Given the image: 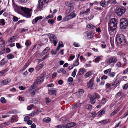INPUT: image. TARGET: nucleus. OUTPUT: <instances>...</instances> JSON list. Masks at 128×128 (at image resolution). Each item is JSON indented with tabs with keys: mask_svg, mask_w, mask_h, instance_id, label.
Returning a JSON list of instances; mask_svg holds the SVG:
<instances>
[{
	"mask_svg": "<svg viewBox=\"0 0 128 128\" xmlns=\"http://www.w3.org/2000/svg\"><path fill=\"white\" fill-rule=\"evenodd\" d=\"M117 42L122 45L125 44L126 42L125 36L122 34H117L116 36Z\"/></svg>",
	"mask_w": 128,
	"mask_h": 128,
	"instance_id": "obj_1",
	"label": "nucleus"
},
{
	"mask_svg": "<svg viewBox=\"0 0 128 128\" xmlns=\"http://www.w3.org/2000/svg\"><path fill=\"white\" fill-rule=\"evenodd\" d=\"M125 10L126 9L124 7L121 6H119L116 8V12L118 16H120L124 13Z\"/></svg>",
	"mask_w": 128,
	"mask_h": 128,
	"instance_id": "obj_2",
	"label": "nucleus"
},
{
	"mask_svg": "<svg viewBox=\"0 0 128 128\" xmlns=\"http://www.w3.org/2000/svg\"><path fill=\"white\" fill-rule=\"evenodd\" d=\"M128 25V20L125 18H122L120 20V27L122 29L126 28Z\"/></svg>",
	"mask_w": 128,
	"mask_h": 128,
	"instance_id": "obj_3",
	"label": "nucleus"
},
{
	"mask_svg": "<svg viewBox=\"0 0 128 128\" xmlns=\"http://www.w3.org/2000/svg\"><path fill=\"white\" fill-rule=\"evenodd\" d=\"M117 60V58L116 57L113 56L108 58L107 61V62L109 64L113 66L116 62Z\"/></svg>",
	"mask_w": 128,
	"mask_h": 128,
	"instance_id": "obj_4",
	"label": "nucleus"
},
{
	"mask_svg": "<svg viewBox=\"0 0 128 128\" xmlns=\"http://www.w3.org/2000/svg\"><path fill=\"white\" fill-rule=\"evenodd\" d=\"M48 36L50 41H52V43H53L54 46H56L57 43V38L54 34H49Z\"/></svg>",
	"mask_w": 128,
	"mask_h": 128,
	"instance_id": "obj_5",
	"label": "nucleus"
},
{
	"mask_svg": "<svg viewBox=\"0 0 128 128\" xmlns=\"http://www.w3.org/2000/svg\"><path fill=\"white\" fill-rule=\"evenodd\" d=\"M20 8L24 13L26 18H29L31 16V14L30 13L31 10H30L28 8L22 7H21Z\"/></svg>",
	"mask_w": 128,
	"mask_h": 128,
	"instance_id": "obj_6",
	"label": "nucleus"
},
{
	"mask_svg": "<svg viewBox=\"0 0 128 128\" xmlns=\"http://www.w3.org/2000/svg\"><path fill=\"white\" fill-rule=\"evenodd\" d=\"M45 78L43 74L40 75L37 78L36 81L37 84H40L41 82H42Z\"/></svg>",
	"mask_w": 128,
	"mask_h": 128,
	"instance_id": "obj_7",
	"label": "nucleus"
},
{
	"mask_svg": "<svg viewBox=\"0 0 128 128\" xmlns=\"http://www.w3.org/2000/svg\"><path fill=\"white\" fill-rule=\"evenodd\" d=\"M117 26H114V24H112L108 23V29L109 32H113L116 28Z\"/></svg>",
	"mask_w": 128,
	"mask_h": 128,
	"instance_id": "obj_8",
	"label": "nucleus"
},
{
	"mask_svg": "<svg viewBox=\"0 0 128 128\" xmlns=\"http://www.w3.org/2000/svg\"><path fill=\"white\" fill-rule=\"evenodd\" d=\"M85 33L88 39H90L93 37L94 34L92 32L90 31L86 32Z\"/></svg>",
	"mask_w": 128,
	"mask_h": 128,
	"instance_id": "obj_9",
	"label": "nucleus"
},
{
	"mask_svg": "<svg viewBox=\"0 0 128 128\" xmlns=\"http://www.w3.org/2000/svg\"><path fill=\"white\" fill-rule=\"evenodd\" d=\"M10 82L11 80L10 78L6 79L1 82V84L2 86L4 85L10 83Z\"/></svg>",
	"mask_w": 128,
	"mask_h": 128,
	"instance_id": "obj_10",
	"label": "nucleus"
},
{
	"mask_svg": "<svg viewBox=\"0 0 128 128\" xmlns=\"http://www.w3.org/2000/svg\"><path fill=\"white\" fill-rule=\"evenodd\" d=\"M118 21L115 18L112 19L110 22L108 23L110 24H114V26H117Z\"/></svg>",
	"mask_w": 128,
	"mask_h": 128,
	"instance_id": "obj_11",
	"label": "nucleus"
},
{
	"mask_svg": "<svg viewBox=\"0 0 128 128\" xmlns=\"http://www.w3.org/2000/svg\"><path fill=\"white\" fill-rule=\"evenodd\" d=\"M90 12V9L89 8L87 9L86 10H83L82 12H80V15H88L89 14Z\"/></svg>",
	"mask_w": 128,
	"mask_h": 128,
	"instance_id": "obj_12",
	"label": "nucleus"
},
{
	"mask_svg": "<svg viewBox=\"0 0 128 128\" xmlns=\"http://www.w3.org/2000/svg\"><path fill=\"white\" fill-rule=\"evenodd\" d=\"M88 96L90 99V102L92 104H94L96 100L94 96L91 95L90 94H89L88 95Z\"/></svg>",
	"mask_w": 128,
	"mask_h": 128,
	"instance_id": "obj_13",
	"label": "nucleus"
},
{
	"mask_svg": "<svg viewBox=\"0 0 128 128\" xmlns=\"http://www.w3.org/2000/svg\"><path fill=\"white\" fill-rule=\"evenodd\" d=\"M48 93L50 95H56V90L55 89L51 88L48 91Z\"/></svg>",
	"mask_w": 128,
	"mask_h": 128,
	"instance_id": "obj_14",
	"label": "nucleus"
},
{
	"mask_svg": "<svg viewBox=\"0 0 128 128\" xmlns=\"http://www.w3.org/2000/svg\"><path fill=\"white\" fill-rule=\"evenodd\" d=\"M118 82L116 80H115L114 82L112 84V85L108 83H107L106 85V87L107 88H110L111 86H116L118 84Z\"/></svg>",
	"mask_w": 128,
	"mask_h": 128,
	"instance_id": "obj_15",
	"label": "nucleus"
},
{
	"mask_svg": "<svg viewBox=\"0 0 128 128\" xmlns=\"http://www.w3.org/2000/svg\"><path fill=\"white\" fill-rule=\"evenodd\" d=\"M38 4L37 5V8L39 10H42L43 8L44 4L41 2L40 0L38 1Z\"/></svg>",
	"mask_w": 128,
	"mask_h": 128,
	"instance_id": "obj_16",
	"label": "nucleus"
},
{
	"mask_svg": "<svg viewBox=\"0 0 128 128\" xmlns=\"http://www.w3.org/2000/svg\"><path fill=\"white\" fill-rule=\"evenodd\" d=\"M94 78H92L87 84V86L89 87H91L94 84Z\"/></svg>",
	"mask_w": 128,
	"mask_h": 128,
	"instance_id": "obj_17",
	"label": "nucleus"
},
{
	"mask_svg": "<svg viewBox=\"0 0 128 128\" xmlns=\"http://www.w3.org/2000/svg\"><path fill=\"white\" fill-rule=\"evenodd\" d=\"M39 110H36L32 112V113L29 114L30 116H36L39 114Z\"/></svg>",
	"mask_w": 128,
	"mask_h": 128,
	"instance_id": "obj_18",
	"label": "nucleus"
},
{
	"mask_svg": "<svg viewBox=\"0 0 128 128\" xmlns=\"http://www.w3.org/2000/svg\"><path fill=\"white\" fill-rule=\"evenodd\" d=\"M73 1L72 0L70 1H67L65 2V4L66 6H71L73 5Z\"/></svg>",
	"mask_w": 128,
	"mask_h": 128,
	"instance_id": "obj_19",
	"label": "nucleus"
},
{
	"mask_svg": "<svg viewBox=\"0 0 128 128\" xmlns=\"http://www.w3.org/2000/svg\"><path fill=\"white\" fill-rule=\"evenodd\" d=\"M109 120L108 119H106V120H104L98 122V123H100L101 124V125H102L108 122Z\"/></svg>",
	"mask_w": 128,
	"mask_h": 128,
	"instance_id": "obj_20",
	"label": "nucleus"
},
{
	"mask_svg": "<svg viewBox=\"0 0 128 128\" xmlns=\"http://www.w3.org/2000/svg\"><path fill=\"white\" fill-rule=\"evenodd\" d=\"M76 125V124L74 122H71L68 123L66 124L67 128H70Z\"/></svg>",
	"mask_w": 128,
	"mask_h": 128,
	"instance_id": "obj_21",
	"label": "nucleus"
},
{
	"mask_svg": "<svg viewBox=\"0 0 128 128\" xmlns=\"http://www.w3.org/2000/svg\"><path fill=\"white\" fill-rule=\"evenodd\" d=\"M50 50V48L49 47H46L42 51L41 54L42 56L44 54H45L47 53Z\"/></svg>",
	"mask_w": 128,
	"mask_h": 128,
	"instance_id": "obj_22",
	"label": "nucleus"
},
{
	"mask_svg": "<svg viewBox=\"0 0 128 128\" xmlns=\"http://www.w3.org/2000/svg\"><path fill=\"white\" fill-rule=\"evenodd\" d=\"M119 108H117L116 109L114 110L110 114V116H112L116 114L119 110Z\"/></svg>",
	"mask_w": 128,
	"mask_h": 128,
	"instance_id": "obj_23",
	"label": "nucleus"
},
{
	"mask_svg": "<svg viewBox=\"0 0 128 128\" xmlns=\"http://www.w3.org/2000/svg\"><path fill=\"white\" fill-rule=\"evenodd\" d=\"M85 70V69L83 68H80L79 70L78 74L79 75H82L84 73Z\"/></svg>",
	"mask_w": 128,
	"mask_h": 128,
	"instance_id": "obj_24",
	"label": "nucleus"
},
{
	"mask_svg": "<svg viewBox=\"0 0 128 128\" xmlns=\"http://www.w3.org/2000/svg\"><path fill=\"white\" fill-rule=\"evenodd\" d=\"M42 17L41 16L37 17H36L34 20H33L32 21V22H33L34 20V22L36 24L39 20L42 19Z\"/></svg>",
	"mask_w": 128,
	"mask_h": 128,
	"instance_id": "obj_25",
	"label": "nucleus"
},
{
	"mask_svg": "<svg viewBox=\"0 0 128 128\" xmlns=\"http://www.w3.org/2000/svg\"><path fill=\"white\" fill-rule=\"evenodd\" d=\"M71 19L70 16L69 15H68L63 18V21L64 22L66 21Z\"/></svg>",
	"mask_w": 128,
	"mask_h": 128,
	"instance_id": "obj_26",
	"label": "nucleus"
},
{
	"mask_svg": "<svg viewBox=\"0 0 128 128\" xmlns=\"http://www.w3.org/2000/svg\"><path fill=\"white\" fill-rule=\"evenodd\" d=\"M105 112V109L103 108L99 111L98 112V115L101 116L104 114Z\"/></svg>",
	"mask_w": 128,
	"mask_h": 128,
	"instance_id": "obj_27",
	"label": "nucleus"
},
{
	"mask_svg": "<svg viewBox=\"0 0 128 128\" xmlns=\"http://www.w3.org/2000/svg\"><path fill=\"white\" fill-rule=\"evenodd\" d=\"M44 66V64H43L41 63L38 66H37L36 67V70L38 71L39 70L43 67Z\"/></svg>",
	"mask_w": 128,
	"mask_h": 128,
	"instance_id": "obj_28",
	"label": "nucleus"
},
{
	"mask_svg": "<svg viewBox=\"0 0 128 128\" xmlns=\"http://www.w3.org/2000/svg\"><path fill=\"white\" fill-rule=\"evenodd\" d=\"M100 4L103 7H107V5H106V2L104 1H102L100 3Z\"/></svg>",
	"mask_w": 128,
	"mask_h": 128,
	"instance_id": "obj_29",
	"label": "nucleus"
},
{
	"mask_svg": "<svg viewBox=\"0 0 128 128\" xmlns=\"http://www.w3.org/2000/svg\"><path fill=\"white\" fill-rule=\"evenodd\" d=\"M86 27L88 28H90L92 29H93L96 27L95 26H94L91 24H90L87 25Z\"/></svg>",
	"mask_w": 128,
	"mask_h": 128,
	"instance_id": "obj_30",
	"label": "nucleus"
},
{
	"mask_svg": "<svg viewBox=\"0 0 128 128\" xmlns=\"http://www.w3.org/2000/svg\"><path fill=\"white\" fill-rule=\"evenodd\" d=\"M79 64L78 60V58L74 62L73 65L74 66H78Z\"/></svg>",
	"mask_w": 128,
	"mask_h": 128,
	"instance_id": "obj_31",
	"label": "nucleus"
},
{
	"mask_svg": "<svg viewBox=\"0 0 128 128\" xmlns=\"http://www.w3.org/2000/svg\"><path fill=\"white\" fill-rule=\"evenodd\" d=\"M56 128H67L66 124H62L56 126Z\"/></svg>",
	"mask_w": 128,
	"mask_h": 128,
	"instance_id": "obj_32",
	"label": "nucleus"
},
{
	"mask_svg": "<svg viewBox=\"0 0 128 128\" xmlns=\"http://www.w3.org/2000/svg\"><path fill=\"white\" fill-rule=\"evenodd\" d=\"M69 7H70V8L68 9L67 10V12L68 13H69L70 12L72 11L74 8L73 5Z\"/></svg>",
	"mask_w": 128,
	"mask_h": 128,
	"instance_id": "obj_33",
	"label": "nucleus"
},
{
	"mask_svg": "<svg viewBox=\"0 0 128 128\" xmlns=\"http://www.w3.org/2000/svg\"><path fill=\"white\" fill-rule=\"evenodd\" d=\"M85 108L88 110H90L92 108V106L90 104L86 105L85 106Z\"/></svg>",
	"mask_w": 128,
	"mask_h": 128,
	"instance_id": "obj_34",
	"label": "nucleus"
},
{
	"mask_svg": "<svg viewBox=\"0 0 128 128\" xmlns=\"http://www.w3.org/2000/svg\"><path fill=\"white\" fill-rule=\"evenodd\" d=\"M51 120V119L49 117H47L44 118L43 120L44 122H49Z\"/></svg>",
	"mask_w": 128,
	"mask_h": 128,
	"instance_id": "obj_35",
	"label": "nucleus"
},
{
	"mask_svg": "<svg viewBox=\"0 0 128 128\" xmlns=\"http://www.w3.org/2000/svg\"><path fill=\"white\" fill-rule=\"evenodd\" d=\"M112 0H108L106 2V5H107V6H110L112 4Z\"/></svg>",
	"mask_w": 128,
	"mask_h": 128,
	"instance_id": "obj_36",
	"label": "nucleus"
},
{
	"mask_svg": "<svg viewBox=\"0 0 128 128\" xmlns=\"http://www.w3.org/2000/svg\"><path fill=\"white\" fill-rule=\"evenodd\" d=\"M31 44V42L29 40H27L25 43V45L27 46H30Z\"/></svg>",
	"mask_w": 128,
	"mask_h": 128,
	"instance_id": "obj_37",
	"label": "nucleus"
},
{
	"mask_svg": "<svg viewBox=\"0 0 128 128\" xmlns=\"http://www.w3.org/2000/svg\"><path fill=\"white\" fill-rule=\"evenodd\" d=\"M69 15L70 16L71 18V19L72 18H74L76 17V14L74 12H71Z\"/></svg>",
	"mask_w": 128,
	"mask_h": 128,
	"instance_id": "obj_38",
	"label": "nucleus"
},
{
	"mask_svg": "<svg viewBox=\"0 0 128 128\" xmlns=\"http://www.w3.org/2000/svg\"><path fill=\"white\" fill-rule=\"evenodd\" d=\"M94 96L95 97V98L96 99H98L100 98L99 95L97 93L95 92L94 93Z\"/></svg>",
	"mask_w": 128,
	"mask_h": 128,
	"instance_id": "obj_39",
	"label": "nucleus"
},
{
	"mask_svg": "<svg viewBox=\"0 0 128 128\" xmlns=\"http://www.w3.org/2000/svg\"><path fill=\"white\" fill-rule=\"evenodd\" d=\"M92 74V72H88L86 73L85 76V78H87L91 76Z\"/></svg>",
	"mask_w": 128,
	"mask_h": 128,
	"instance_id": "obj_40",
	"label": "nucleus"
},
{
	"mask_svg": "<svg viewBox=\"0 0 128 128\" xmlns=\"http://www.w3.org/2000/svg\"><path fill=\"white\" fill-rule=\"evenodd\" d=\"M8 70L5 69L2 70V71L0 72V76H1L3 75L5 73H6L7 71Z\"/></svg>",
	"mask_w": 128,
	"mask_h": 128,
	"instance_id": "obj_41",
	"label": "nucleus"
},
{
	"mask_svg": "<svg viewBox=\"0 0 128 128\" xmlns=\"http://www.w3.org/2000/svg\"><path fill=\"white\" fill-rule=\"evenodd\" d=\"M16 39V37L15 36H12L10 39V40H8L9 42H12L14 41Z\"/></svg>",
	"mask_w": 128,
	"mask_h": 128,
	"instance_id": "obj_42",
	"label": "nucleus"
},
{
	"mask_svg": "<svg viewBox=\"0 0 128 128\" xmlns=\"http://www.w3.org/2000/svg\"><path fill=\"white\" fill-rule=\"evenodd\" d=\"M5 63V61L4 59H2L0 62V66H3Z\"/></svg>",
	"mask_w": 128,
	"mask_h": 128,
	"instance_id": "obj_43",
	"label": "nucleus"
},
{
	"mask_svg": "<svg viewBox=\"0 0 128 128\" xmlns=\"http://www.w3.org/2000/svg\"><path fill=\"white\" fill-rule=\"evenodd\" d=\"M10 124V122H6L4 123H2V124L1 125L3 127H4L8 126Z\"/></svg>",
	"mask_w": 128,
	"mask_h": 128,
	"instance_id": "obj_44",
	"label": "nucleus"
},
{
	"mask_svg": "<svg viewBox=\"0 0 128 128\" xmlns=\"http://www.w3.org/2000/svg\"><path fill=\"white\" fill-rule=\"evenodd\" d=\"M78 93L80 96H82L84 93V90L82 89H79L78 90Z\"/></svg>",
	"mask_w": 128,
	"mask_h": 128,
	"instance_id": "obj_45",
	"label": "nucleus"
},
{
	"mask_svg": "<svg viewBox=\"0 0 128 128\" xmlns=\"http://www.w3.org/2000/svg\"><path fill=\"white\" fill-rule=\"evenodd\" d=\"M7 56V58L8 59H12L14 57V56L11 54H9Z\"/></svg>",
	"mask_w": 128,
	"mask_h": 128,
	"instance_id": "obj_46",
	"label": "nucleus"
},
{
	"mask_svg": "<svg viewBox=\"0 0 128 128\" xmlns=\"http://www.w3.org/2000/svg\"><path fill=\"white\" fill-rule=\"evenodd\" d=\"M115 75V73L113 72L109 73L108 74V76L110 77H113Z\"/></svg>",
	"mask_w": 128,
	"mask_h": 128,
	"instance_id": "obj_47",
	"label": "nucleus"
},
{
	"mask_svg": "<svg viewBox=\"0 0 128 128\" xmlns=\"http://www.w3.org/2000/svg\"><path fill=\"white\" fill-rule=\"evenodd\" d=\"M13 6L16 11L17 10L18 11V10L19 9V7L18 6H17L15 4H13Z\"/></svg>",
	"mask_w": 128,
	"mask_h": 128,
	"instance_id": "obj_48",
	"label": "nucleus"
},
{
	"mask_svg": "<svg viewBox=\"0 0 128 128\" xmlns=\"http://www.w3.org/2000/svg\"><path fill=\"white\" fill-rule=\"evenodd\" d=\"M106 99L105 98H103L101 100V102L102 104H104L106 103Z\"/></svg>",
	"mask_w": 128,
	"mask_h": 128,
	"instance_id": "obj_49",
	"label": "nucleus"
},
{
	"mask_svg": "<svg viewBox=\"0 0 128 128\" xmlns=\"http://www.w3.org/2000/svg\"><path fill=\"white\" fill-rule=\"evenodd\" d=\"M77 71V70L76 69H74L72 72V75L73 77H74L76 76V73Z\"/></svg>",
	"mask_w": 128,
	"mask_h": 128,
	"instance_id": "obj_50",
	"label": "nucleus"
},
{
	"mask_svg": "<svg viewBox=\"0 0 128 128\" xmlns=\"http://www.w3.org/2000/svg\"><path fill=\"white\" fill-rule=\"evenodd\" d=\"M0 101L2 103H4L6 102V100L4 97H2L0 99Z\"/></svg>",
	"mask_w": 128,
	"mask_h": 128,
	"instance_id": "obj_51",
	"label": "nucleus"
},
{
	"mask_svg": "<svg viewBox=\"0 0 128 128\" xmlns=\"http://www.w3.org/2000/svg\"><path fill=\"white\" fill-rule=\"evenodd\" d=\"M0 23L2 25H4L5 24V22L4 20V19H2L0 20Z\"/></svg>",
	"mask_w": 128,
	"mask_h": 128,
	"instance_id": "obj_52",
	"label": "nucleus"
},
{
	"mask_svg": "<svg viewBox=\"0 0 128 128\" xmlns=\"http://www.w3.org/2000/svg\"><path fill=\"white\" fill-rule=\"evenodd\" d=\"M35 88V87L34 85H32L30 88L29 91L34 90Z\"/></svg>",
	"mask_w": 128,
	"mask_h": 128,
	"instance_id": "obj_53",
	"label": "nucleus"
},
{
	"mask_svg": "<svg viewBox=\"0 0 128 128\" xmlns=\"http://www.w3.org/2000/svg\"><path fill=\"white\" fill-rule=\"evenodd\" d=\"M30 92L31 93V96L32 97H34L35 94V92L34 91V90L30 91Z\"/></svg>",
	"mask_w": 128,
	"mask_h": 128,
	"instance_id": "obj_54",
	"label": "nucleus"
},
{
	"mask_svg": "<svg viewBox=\"0 0 128 128\" xmlns=\"http://www.w3.org/2000/svg\"><path fill=\"white\" fill-rule=\"evenodd\" d=\"M111 69L110 68L104 71V73L105 74H107L109 72H110L111 71Z\"/></svg>",
	"mask_w": 128,
	"mask_h": 128,
	"instance_id": "obj_55",
	"label": "nucleus"
},
{
	"mask_svg": "<svg viewBox=\"0 0 128 128\" xmlns=\"http://www.w3.org/2000/svg\"><path fill=\"white\" fill-rule=\"evenodd\" d=\"M46 100L47 104H48V103L50 102L51 101V100L48 98H46Z\"/></svg>",
	"mask_w": 128,
	"mask_h": 128,
	"instance_id": "obj_56",
	"label": "nucleus"
},
{
	"mask_svg": "<svg viewBox=\"0 0 128 128\" xmlns=\"http://www.w3.org/2000/svg\"><path fill=\"white\" fill-rule=\"evenodd\" d=\"M16 47L18 48H22V46L19 43H16Z\"/></svg>",
	"mask_w": 128,
	"mask_h": 128,
	"instance_id": "obj_57",
	"label": "nucleus"
},
{
	"mask_svg": "<svg viewBox=\"0 0 128 128\" xmlns=\"http://www.w3.org/2000/svg\"><path fill=\"white\" fill-rule=\"evenodd\" d=\"M128 87V84H126L123 86L122 88L123 89L126 90Z\"/></svg>",
	"mask_w": 128,
	"mask_h": 128,
	"instance_id": "obj_58",
	"label": "nucleus"
},
{
	"mask_svg": "<svg viewBox=\"0 0 128 128\" xmlns=\"http://www.w3.org/2000/svg\"><path fill=\"white\" fill-rule=\"evenodd\" d=\"M108 78V76H106L105 75H103L102 77L101 78V79L102 80H103V79L106 80Z\"/></svg>",
	"mask_w": 128,
	"mask_h": 128,
	"instance_id": "obj_59",
	"label": "nucleus"
},
{
	"mask_svg": "<svg viewBox=\"0 0 128 128\" xmlns=\"http://www.w3.org/2000/svg\"><path fill=\"white\" fill-rule=\"evenodd\" d=\"M41 2L44 5L45 3H47L48 2V0H40Z\"/></svg>",
	"mask_w": 128,
	"mask_h": 128,
	"instance_id": "obj_60",
	"label": "nucleus"
},
{
	"mask_svg": "<svg viewBox=\"0 0 128 128\" xmlns=\"http://www.w3.org/2000/svg\"><path fill=\"white\" fill-rule=\"evenodd\" d=\"M30 119V118L28 116H26L24 119V121H27L29 120Z\"/></svg>",
	"mask_w": 128,
	"mask_h": 128,
	"instance_id": "obj_61",
	"label": "nucleus"
},
{
	"mask_svg": "<svg viewBox=\"0 0 128 128\" xmlns=\"http://www.w3.org/2000/svg\"><path fill=\"white\" fill-rule=\"evenodd\" d=\"M14 22H16L18 20V18L17 17L14 16L12 18Z\"/></svg>",
	"mask_w": 128,
	"mask_h": 128,
	"instance_id": "obj_62",
	"label": "nucleus"
},
{
	"mask_svg": "<svg viewBox=\"0 0 128 128\" xmlns=\"http://www.w3.org/2000/svg\"><path fill=\"white\" fill-rule=\"evenodd\" d=\"M48 22L50 24H53L54 23V20L53 19L48 20Z\"/></svg>",
	"mask_w": 128,
	"mask_h": 128,
	"instance_id": "obj_63",
	"label": "nucleus"
},
{
	"mask_svg": "<svg viewBox=\"0 0 128 128\" xmlns=\"http://www.w3.org/2000/svg\"><path fill=\"white\" fill-rule=\"evenodd\" d=\"M128 115V110L127 111L126 113L124 114V116L122 118H124L126 117V116Z\"/></svg>",
	"mask_w": 128,
	"mask_h": 128,
	"instance_id": "obj_64",
	"label": "nucleus"
}]
</instances>
